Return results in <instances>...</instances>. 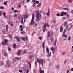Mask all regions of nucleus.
<instances>
[{"label": "nucleus", "mask_w": 73, "mask_h": 73, "mask_svg": "<svg viewBox=\"0 0 73 73\" xmlns=\"http://www.w3.org/2000/svg\"><path fill=\"white\" fill-rule=\"evenodd\" d=\"M6 65H8V60H7L6 61Z\"/></svg>", "instance_id": "nucleus-34"}, {"label": "nucleus", "mask_w": 73, "mask_h": 73, "mask_svg": "<svg viewBox=\"0 0 73 73\" xmlns=\"http://www.w3.org/2000/svg\"><path fill=\"white\" fill-rule=\"evenodd\" d=\"M56 20H55V19H54V21H53V23H56Z\"/></svg>", "instance_id": "nucleus-42"}, {"label": "nucleus", "mask_w": 73, "mask_h": 73, "mask_svg": "<svg viewBox=\"0 0 73 73\" xmlns=\"http://www.w3.org/2000/svg\"><path fill=\"white\" fill-rule=\"evenodd\" d=\"M68 23V22L67 21H65L64 24L63 25L64 26H66V23Z\"/></svg>", "instance_id": "nucleus-23"}, {"label": "nucleus", "mask_w": 73, "mask_h": 73, "mask_svg": "<svg viewBox=\"0 0 73 73\" xmlns=\"http://www.w3.org/2000/svg\"><path fill=\"white\" fill-rule=\"evenodd\" d=\"M21 51V50L18 51V53H17L18 55H19V54H20V51Z\"/></svg>", "instance_id": "nucleus-35"}, {"label": "nucleus", "mask_w": 73, "mask_h": 73, "mask_svg": "<svg viewBox=\"0 0 73 73\" xmlns=\"http://www.w3.org/2000/svg\"><path fill=\"white\" fill-rule=\"evenodd\" d=\"M50 31H48V32L47 35V38H49L50 37Z\"/></svg>", "instance_id": "nucleus-9"}, {"label": "nucleus", "mask_w": 73, "mask_h": 73, "mask_svg": "<svg viewBox=\"0 0 73 73\" xmlns=\"http://www.w3.org/2000/svg\"><path fill=\"white\" fill-rule=\"evenodd\" d=\"M9 36L10 40H12V35L9 34Z\"/></svg>", "instance_id": "nucleus-12"}, {"label": "nucleus", "mask_w": 73, "mask_h": 73, "mask_svg": "<svg viewBox=\"0 0 73 73\" xmlns=\"http://www.w3.org/2000/svg\"><path fill=\"white\" fill-rule=\"evenodd\" d=\"M51 38V42H53V38Z\"/></svg>", "instance_id": "nucleus-37"}, {"label": "nucleus", "mask_w": 73, "mask_h": 73, "mask_svg": "<svg viewBox=\"0 0 73 73\" xmlns=\"http://www.w3.org/2000/svg\"><path fill=\"white\" fill-rule=\"evenodd\" d=\"M4 16V18H7V16L6 15H3Z\"/></svg>", "instance_id": "nucleus-55"}, {"label": "nucleus", "mask_w": 73, "mask_h": 73, "mask_svg": "<svg viewBox=\"0 0 73 73\" xmlns=\"http://www.w3.org/2000/svg\"><path fill=\"white\" fill-rule=\"evenodd\" d=\"M62 14L60 15V16H64V15H67V17H69V14H68L66 12H65L64 11H62L61 13Z\"/></svg>", "instance_id": "nucleus-2"}, {"label": "nucleus", "mask_w": 73, "mask_h": 73, "mask_svg": "<svg viewBox=\"0 0 73 73\" xmlns=\"http://www.w3.org/2000/svg\"><path fill=\"white\" fill-rule=\"evenodd\" d=\"M5 15H6V13L5 12L3 13V16Z\"/></svg>", "instance_id": "nucleus-63"}, {"label": "nucleus", "mask_w": 73, "mask_h": 73, "mask_svg": "<svg viewBox=\"0 0 73 73\" xmlns=\"http://www.w3.org/2000/svg\"><path fill=\"white\" fill-rule=\"evenodd\" d=\"M71 13H72V14H73V10H72L71 11Z\"/></svg>", "instance_id": "nucleus-64"}, {"label": "nucleus", "mask_w": 73, "mask_h": 73, "mask_svg": "<svg viewBox=\"0 0 73 73\" xmlns=\"http://www.w3.org/2000/svg\"><path fill=\"white\" fill-rule=\"evenodd\" d=\"M1 44L2 45L5 44L7 45V42H3Z\"/></svg>", "instance_id": "nucleus-13"}, {"label": "nucleus", "mask_w": 73, "mask_h": 73, "mask_svg": "<svg viewBox=\"0 0 73 73\" xmlns=\"http://www.w3.org/2000/svg\"><path fill=\"white\" fill-rule=\"evenodd\" d=\"M46 26L47 27H50V26L48 24H46Z\"/></svg>", "instance_id": "nucleus-40"}, {"label": "nucleus", "mask_w": 73, "mask_h": 73, "mask_svg": "<svg viewBox=\"0 0 73 73\" xmlns=\"http://www.w3.org/2000/svg\"><path fill=\"white\" fill-rule=\"evenodd\" d=\"M36 15H39V14H40V13H39V11H38L37 10L36 11Z\"/></svg>", "instance_id": "nucleus-27"}, {"label": "nucleus", "mask_w": 73, "mask_h": 73, "mask_svg": "<svg viewBox=\"0 0 73 73\" xmlns=\"http://www.w3.org/2000/svg\"><path fill=\"white\" fill-rule=\"evenodd\" d=\"M72 0H68V2L69 3H72Z\"/></svg>", "instance_id": "nucleus-29"}, {"label": "nucleus", "mask_w": 73, "mask_h": 73, "mask_svg": "<svg viewBox=\"0 0 73 73\" xmlns=\"http://www.w3.org/2000/svg\"><path fill=\"white\" fill-rule=\"evenodd\" d=\"M2 32H3V33H5V29H3Z\"/></svg>", "instance_id": "nucleus-43"}, {"label": "nucleus", "mask_w": 73, "mask_h": 73, "mask_svg": "<svg viewBox=\"0 0 73 73\" xmlns=\"http://www.w3.org/2000/svg\"><path fill=\"white\" fill-rule=\"evenodd\" d=\"M28 17V14L27 13L25 16H24V17L25 18V19H27V17Z\"/></svg>", "instance_id": "nucleus-11"}, {"label": "nucleus", "mask_w": 73, "mask_h": 73, "mask_svg": "<svg viewBox=\"0 0 73 73\" xmlns=\"http://www.w3.org/2000/svg\"><path fill=\"white\" fill-rule=\"evenodd\" d=\"M66 29H65L63 31V35H62V37H64V35H65V33H66Z\"/></svg>", "instance_id": "nucleus-7"}, {"label": "nucleus", "mask_w": 73, "mask_h": 73, "mask_svg": "<svg viewBox=\"0 0 73 73\" xmlns=\"http://www.w3.org/2000/svg\"><path fill=\"white\" fill-rule=\"evenodd\" d=\"M2 13H3V12H2V11H0V16H1V14H2Z\"/></svg>", "instance_id": "nucleus-56"}, {"label": "nucleus", "mask_w": 73, "mask_h": 73, "mask_svg": "<svg viewBox=\"0 0 73 73\" xmlns=\"http://www.w3.org/2000/svg\"><path fill=\"white\" fill-rule=\"evenodd\" d=\"M28 64L29 65V66L30 68H31V66H32V64H31V63L30 62H29Z\"/></svg>", "instance_id": "nucleus-26"}, {"label": "nucleus", "mask_w": 73, "mask_h": 73, "mask_svg": "<svg viewBox=\"0 0 73 73\" xmlns=\"http://www.w3.org/2000/svg\"><path fill=\"white\" fill-rule=\"evenodd\" d=\"M7 3H8V1H6L4 3V5H7Z\"/></svg>", "instance_id": "nucleus-33"}, {"label": "nucleus", "mask_w": 73, "mask_h": 73, "mask_svg": "<svg viewBox=\"0 0 73 73\" xmlns=\"http://www.w3.org/2000/svg\"><path fill=\"white\" fill-rule=\"evenodd\" d=\"M46 23H45L43 27V32H45V31H46Z\"/></svg>", "instance_id": "nucleus-3"}, {"label": "nucleus", "mask_w": 73, "mask_h": 73, "mask_svg": "<svg viewBox=\"0 0 73 73\" xmlns=\"http://www.w3.org/2000/svg\"><path fill=\"white\" fill-rule=\"evenodd\" d=\"M46 50L47 52V53H48V54L49 53V50L48 47H47L46 48Z\"/></svg>", "instance_id": "nucleus-8"}, {"label": "nucleus", "mask_w": 73, "mask_h": 73, "mask_svg": "<svg viewBox=\"0 0 73 73\" xmlns=\"http://www.w3.org/2000/svg\"><path fill=\"white\" fill-rule=\"evenodd\" d=\"M34 24H35V22L33 21V20H32V19L31 23H30V25L31 26Z\"/></svg>", "instance_id": "nucleus-5"}, {"label": "nucleus", "mask_w": 73, "mask_h": 73, "mask_svg": "<svg viewBox=\"0 0 73 73\" xmlns=\"http://www.w3.org/2000/svg\"><path fill=\"white\" fill-rule=\"evenodd\" d=\"M16 39L17 41L18 42H20V38L19 37L17 36L16 38Z\"/></svg>", "instance_id": "nucleus-6"}, {"label": "nucleus", "mask_w": 73, "mask_h": 73, "mask_svg": "<svg viewBox=\"0 0 73 73\" xmlns=\"http://www.w3.org/2000/svg\"><path fill=\"white\" fill-rule=\"evenodd\" d=\"M54 52H55V50H53L52 51L53 54H54Z\"/></svg>", "instance_id": "nucleus-54"}, {"label": "nucleus", "mask_w": 73, "mask_h": 73, "mask_svg": "<svg viewBox=\"0 0 73 73\" xmlns=\"http://www.w3.org/2000/svg\"><path fill=\"white\" fill-rule=\"evenodd\" d=\"M23 19H24V23H25V18L23 17Z\"/></svg>", "instance_id": "nucleus-52"}, {"label": "nucleus", "mask_w": 73, "mask_h": 73, "mask_svg": "<svg viewBox=\"0 0 73 73\" xmlns=\"http://www.w3.org/2000/svg\"><path fill=\"white\" fill-rule=\"evenodd\" d=\"M21 24L23 23V17H22L21 18Z\"/></svg>", "instance_id": "nucleus-10"}, {"label": "nucleus", "mask_w": 73, "mask_h": 73, "mask_svg": "<svg viewBox=\"0 0 73 73\" xmlns=\"http://www.w3.org/2000/svg\"><path fill=\"white\" fill-rule=\"evenodd\" d=\"M8 50L9 51H10V50H11V49L10 48V46H9L8 47Z\"/></svg>", "instance_id": "nucleus-30"}, {"label": "nucleus", "mask_w": 73, "mask_h": 73, "mask_svg": "<svg viewBox=\"0 0 73 73\" xmlns=\"http://www.w3.org/2000/svg\"><path fill=\"white\" fill-rule=\"evenodd\" d=\"M17 15H18L17 14H15L14 15V16L15 17H17Z\"/></svg>", "instance_id": "nucleus-41"}, {"label": "nucleus", "mask_w": 73, "mask_h": 73, "mask_svg": "<svg viewBox=\"0 0 73 73\" xmlns=\"http://www.w3.org/2000/svg\"><path fill=\"white\" fill-rule=\"evenodd\" d=\"M13 46L14 48H15L16 47V44H13Z\"/></svg>", "instance_id": "nucleus-28"}, {"label": "nucleus", "mask_w": 73, "mask_h": 73, "mask_svg": "<svg viewBox=\"0 0 73 73\" xmlns=\"http://www.w3.org/2000/svg\"><path fill=\"white\" fill-rule=\"evenodd\" d=\"M64 37H65V38H67V35L65 34L64 35Z\"/></svg>", "instance_id": "nucleus-49"}, {"label": "nucleus", "mask_w": 73, "mask_h": 73, "mask_svg": "<svg viewBox=\"0 0 73 73\" xmlns=\"http://www.w3.org/2000/svg\"><path fill=\"white\" fill-rule=\"evenodd\" d=\"M44 46H45V42L44 41L42 43V47L43 49L44 48Z\"/></svg>", "instance_id": "nucleus-19"}, {"label": "nucleus", "mask_w": 73, "mask_h": 73, "mask_svg": "<svg viewBox=\"0 0 73 73\" xmlns=\"http://www.w3.org/2000/svg\"><path fill=\"white\" fill-rule=\"evenodd\" d=\"M4 56H5V57H7V53H5Z\"/></svg>", "instance_id": "nucleus-50"}, {"label": "nucleus", "mask_w": 73, "mask_h": 73, "mask_svg": "<svg viewBox=\"0 0 73 73\" xmlns=\"http://www.w3.org/2000/svg\"><path fill=\"white\" fill-rule=\"evenodd\" d=\"M41 5V3H39V4L37 5V7H39V6H40V5Z\"/></svg>", "instance_id": "nucleus-51"}, {"label": "nucleus", "mask_w": 73, "mask_h": 73, "mask_svg": "<svg viewBox=\"0 0 73 73\" xmlns=\"http://www.w3.org/2000/svg\"><path fill=\"white\" fill-rule=\"evenodd\" d=\"M8 30V25H7L6 26V31L7 32Z\"/></svg>", "instance_id": "nucleus-22"}, {"label": "nucleus", "mask_w": 73, "mask_h": 73, "mask_svg": "<svg viewBox=\"0 0 73 73\" xmlns=\"http://www.w3.org/2000/svg\"><path fill=\"white\" fill-rule=\"evenodd\" d=\"M35 65H36V66H37V61H35Z\"/></svg>", "instance_id": "nucleus-36"}, {"label": "nucleus", "mask_w": 73, "mask_h": 73, "mask_svg": "<svg viewBox=\"0 0 73 73\" xmlns=\"http://www.w3.org/2000/svg\"><path fill=\"white\" fill-rule=\"evenodd\" d=\"M16 12H18V11L17 10H15L14 11V13H16Z\"/></svg>", "instance_id": "nucleus-47"}, {"label": "nucleus", "mask_w": 73, "mask_h": 73, "mask_svg": "<svg viewBox=\"0 0 73 73\" xmlns=\"http://www.w3.org/2000/svg\"><path fill=\"white\" fill-rule=\"evenodd\" d=\"M36 16V21L38 22V20H39V15L37 14Z\"/></svg>", "instance_id": "nucleus-4"}, {"label": "nucleus", "mask_w": 73, "mask_h": 73, "mask_svg": "<svg viewBox=\"0 0 73 73\" xmlns=\"http://www.w3.org/2000/svg\"><path fill=\"white\" fill-rule=\"evenodd\" d=\"M70 40V36H69V37L68 38V41H69Z\"/></svg>", "instance_id": "nucleus-59"}, {"label": "nucleus", "mask_w": 73, "mask_h": 73, "mask_svg": "<svg viewBox=\"0 0 73 73\" xmlns=\"http://www.w3.org/2000/svg\"><path fill=\"white\" fill-rule=\"evenodd\" d=\"M25 53H27V52H26V51H24L23 52V54H25Z\"/></svg>", "instance_id": "nucleus-53"}, {"label": "nucleus", "mask_w": 73, "mask_h": 73, "mask_svg": "<svg viewBox=\"0 0 73 73\" xmlns=\"http://www.w3.org/2000/svg\"><path fill=\"white\" fill-rule=\"evenodd\" d=\"M63 31V28L62 27H60V32H62V31Z\"/></svg>", "instance_id": "nucleus-18"}, {"label": "nucleus", "mask_w": 73, "mask_h": 73, "mask_svg": "<svg viewBox=\"0 0 73 73\" xmlns=\"http://www.w3.org/2000/svg\"><path fill=\"white\" fill-rule=\"evenodd\" d=\"M54 49V48H53V47H52L51 48V50H52V51Z\"/></svg>", "instance_id": "nucleus-46"}, {"label": "nucleus", "mask_w": 73, "mask_h": 73, "mask_svg": "<svg viewBox=\"0 0 73 73\" xmlns=\"http://www.w3.org/2000/svg\"><path fill=\"white\" fill-rule=\"evenodd\" d=\"M64 10H68V8H65L63 9Z\"/></svg>", "instance_id": "nucleus-32"}, {"label": "nucleus", "mask_w": 73, "mask_h": 73, "mask_svg": "<svg viewBox=\"0 0 73 73\" xmlns=\"http://www.w3.org/2000/svg\"><path fill=\"white\" fill-rule=\"evenodd\" d=\"M10 24L11 26H13V22H10Z\"/></svg>", "instance_id": "nucleus-24"}, {"label": "nucleus", "mask_w": 73, "mask_h": 73, "mask_svg": "<svg viewBox=\"0 0 73 73\" xmlns=\"http://www.w3.org/2000/svg\"><path fill=\"white\" fill-rule=\"evenodd\" d=\"M51 54H52V52H50L49 54H48L47 56L48 57H50L51 56Z\"/></svg>", "instance_id": "nucleus-21"}, {"label": "nucleus", "mask_w": 73, "mask_h": 73, "mask_svg": "<svg viewBox=\"0 0 73 73\" xmlns=\"http://www.w3.org/2000/svg\"><path fill=\"white\" fill-rule=\"evenodd\" d=\"M56 69H58V68H59V66H56Z\"/></svg>", "instance_id": "nucleus-44"}, {"label": "nucleus", "mask_w": 73, "mask_h": 73, "mask_svg": "<svg viewBox=\"0 0 73 73\" xmlns=\"http://www.w3.org/2000/svg\"><path fill=\"white\" fill-rule=\"evenodd\" d=\"M21 39H22L23 41H25V38L24 37H22L21 38Z\"/></svg>", "instance_id": "nucleus-25"}, {"label": "nucleus", "mask_w": 73, "mask_h": 73, "mask_svg": "<svg viewBox=\"0 0 73 73\" xmlns=\"http://www.w3.org/2000/svg\"><path fill=\"white\" fill-rule=\"evenodd\" d=\"M56 42H57V39H56L54 41V46H56Z\"/></svg>", "instance_id": "nucleus-20"}, {"label": "nucleus", "mask_w": 73, "mask_h": 73, "mask_svg": "<svg viewBox=\"0 0 73 73\" xmlns=\"http://www.w3.org/2000/svg\"><path fill=\"white\" fill-rule=\"evenodd\" d=\"M39 40H41L42 39V38H41V36H39Z\"/></svg>", "instance_id": "nucleus-45"}, {"label": "nucleus", "mask_w": 73, "mask_h": 73, "mask_svg": "<svg viewBox=\"0 0 73 73\" xmlns=\"http://www.w3.org/2000/svg\"><path fill=\"white\" fill-rule=\"evenodd\" d=\"M37 62L38 63L39 65L41 64L42 66H43V60L42 59H41L40 60V59L38 58L37 59Z\"/></svg>", "instance_id": "nucleus-1"}, {"label": "nucleus", "mask_w": 73, "mask_h": 73, "mask_svg": "<svg viewBox=\"0 0 73 73\" xmlns=\"http://www.w3.org/2000/svg\"><path fill=\"white\" fill-rule=\"evenodd\" d=\"M36 4H38V3H39V1H36Z\"/></svg>", "instance_id": "nucleus-48"}, {"label": "nucleus", "mask_w": 73, "mask_h": 73, "mask_svg": "<svg viewBox=\"0 0 73 73\" xmlns=\"http://www.w3.org/2000/svg\"><path fill=\"white\" fill-rule=\"evenodd\" d=\"M37 23H36L35 25V28H36L37 27Z\"/></svg>", "instance_id": "nucleus-39"}, {"label": "nucleus", "mask_w": 73, "mask_h": 73, "mask_svg": "<svg viewBox=\"0 0 73 73\" xmlns=\"http://www.w3.org/2000/svg\"><path fill=\"white\" fill-rule=\"evenodd\" d=\"M40 73H44V70H43L42 71V70H41V68H40Z\"/></svg>", "instance_id": "nucleus-14"}, {"label": "nucleus", "mask_w": 73, "mask_h": 73, "mask_svg": "<svg viewBox=\"0 0 73 73\" xmlns=\"http://www.w3.org/2000/svg\"><path fill=\"white\" fill-rule=\"evenodd\" d=\"M20 17L19 16L18 17V20H20Z\"/></svg>", "instance_id": "nucleus-58"}, {"label": "nucleus", "mask_w": 73, "mask_h": 73, "mask_svg": "<svg viewBox=\"0 0 73 73\" xmlns=\"http://www.w3.org/2000/svg\"><path fill=\"white\" fill-rule=\"evenodd\" d=\"M5 42H8V41H7V39H5Z\"/></svg>", "instance_id": "nucleus-60"}, {"label": "nucleus", "mask_w": 73, "mask_h": 73, "mask_svg": "<svg viewBox=\"0 0 73 73\" xmlns=\"http://www.w3.org/2000/svg\"><path fill=\"white\" fill-rule=\"evenodd\" d=\"M39 17L40 18H41V14H39Z\"/></svg>", "instance_id": "nucleus-57"}, {"label": "nucleus", "mask_w": 73, "mask_h": 73, "mask_svg": "<svg viewBox=\"0 0 73 73\" xmlns=\"http://www.w3.org/2000/svg\"><path fill=\"white\" fill-rule=\"evenodd\" d=\"M4 64V63L3 61H1V65H3V64Z\"/></svg>", "instance_id": "nucleus-31"}, {"label": "nucleus", "mask_w": 73, "mask_h": 73, "mask_svg": "<svg viewBox=\"0 0 73 73\" xmlns=\"http://www.w3.org/2000/svg\"><path fill=\"white\" fill-rule=\"evenodd\" d=\"M19 72H20V73H21L22 72V70H19Z\"/></svg>", "instance_id": "nucleus-62"}, {"label": "nucleus", "mask_w": 73, "mask_h": 73, "mask_svg": "<svg viewBox=\"0 0 73 73\" xmlns=\"http://www.w3.org/2000/svg\"><path fill=\"white\" fill-rule=\"evenodd\" d=\"M0 8L1 9H3L4 8V7H3V6H1L0 7Z\"/></svg>", "instance_id": "nucleus-38"}, {"label": "nucleus", "mask_w": 73, "mask_h": 73, "mask_svg": "<svg viewBox=\"0 0 73 73\" xmlns=\"http://www.w3.org/2000/svg\"><path fill=\"white\" fill-rule=\"evenodd\" d=\"M29 70H27V71L26 73H28V72H29Z\"/></svg>", "instance_id": "nucleus-61"}, {"label": "nucleus", "mask_w": 73, "mask_h": 73, "mask_svg": "<svg viewBox=\"0 0 73 73\" xmlns=\"http://www.w3.org/2000/svg\"><path fill=\"white\" fill-rule=\"evenodd\" d=\"M15 59L17 60H21V58L17 57L15 58Z\"/></svg>", "instance_id": "nucleus-16"}, {"label": "nucleus", "mask_w": 73, "mask_h": 73, "mask_svg": "<svg viewBox=\"0 0 73 73\" xmlns=\"http://www.w3.org/2000/svg\"><path fill=\"white\" fill-rule=\"evenodd\" d=\"M49 14H50V10H49V9H48V11L47 13L48 16H49Z\"/></svg>", "instance_id": "nucleus-17"}, {"label": "nucleus", "mask_w": 73, "mask_h": 73, "mask_svg": "<svg viewBox=\"0 0 73 73\" xmlns=\"http://www.w3.org/2000/svg\"><path fill=\"white\" fill-rule=\"evenodd\" d=\"M34 17H35V12H34L33 13L32 17V20H34Z\"/></svg>", "instance_id": "nucleus-15"}]
</instances>
